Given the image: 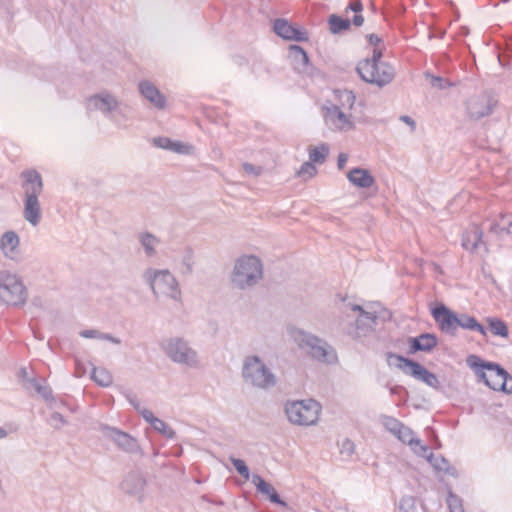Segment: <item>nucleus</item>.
<instances>
[{"label":"nucleus","mask_w":512,"mask_h":512,"mask_svg":"<svg viewBox=\"0 0 512 512\" xmlns=\"http://www.w3.org/2000/svg\"><path fill=\"white\" fill-rule=\"evenodd\" d=\"M466 364L474 371L479 381L494 391L505 390L507 382L512 380V376L500 364L483 360L478 355H468Z\"/></svg>","instance_id":"f257e3e1"},{"label":"nucleus","mask_w":512,"mask_h":512,"mask_svg":"<svg viewBox=\"0 0 512 512\" xmlns=\"http://www.w3.org/2000/svg\"><path fill=\"white\" fill-rule=\"evenodd\" d=\"M241 376L247 385L264 391L274 388L278 382L277 376L258 355L244 358Z\"/></svg>","instance_id":"f03ea898"},{"label":"nucleus","mask_w":512,"mask_h":512,"mask_svg":"<svg viewBox=\"0 0 512 512\" xmlns=\"http://www.w3.org/2000/svg\"><path fill=\"white\" fill-rule=\"evenodd\" d=\"M263 278V264L255 255H243L234 264L230 275L231 284L239 290L256 286Z\"/></svg>","instance_id":"7ed1b4c3"},{"label":"nucleus","mask_w":512,"mask_h":512,"mask_svg":"<svg viewBox=\"0 0 512 512\" xmlns=\"http://www.w3.org/2000/svg\"><path fill=\"white\" fill-rule=\"evenodd\" d=\"M21 176L25 179L24 218L32 226H37L41 220V207L38 200L43 190L41 175L36 170L23 171Z\"/></svg>","instance_id":"20e7f679"},{"label":"nucleus","mask_w":512,"mask_h":512,"mask_svg":"<svg viewBox=\"0 0 512 512\" xmlns=\"http://www.w3.org/2000/svg\"><path fill=\"white\" fill-rule=\"evenodd\" d=\"M385 357L388 365H394L392 359H397L399 363L395 365L404 374L425 383L427 386L433 389L439 390L441 388V384L437 375L429 371L419 362L393 352H386Z\"/></svg>","instance_id":"39448f33"},{"label":"nucleus","mask_w":512,"mask_h":512,"mask_svg":"<svg viewBox=\"0 0 512 512\" xmlns=\"http://www.w3.org/2000/svg\"><path fill=\"white\" fill-rule=\"evenodd\" d=\"M296 340L300 349L305 350L313 359L334 364L337 362V353L325 340L303 330L296 334Z\"/></svg>","instance_id":"423d86ee"},{"label":"nucleus","mask_w":512,"mask_h":512,"mask_svg":"<svg viewBox=\"0 0 512 512\" xmlns=\"http://www.w3.org/2000/svg\"><path fill=\"white\" fill-rule=\"evenodd\" d=\"M321 405L313 399L288 401L285 413L290 423L298 426H312L318 422Z\"/></svg>","instance_id":"0eeeda50"},{"label":"nucleus","mask_w":512,"mask_h":512,"mask_svg":"<svg viewBox=\"0 0 512 512\" xmlns=\"http://www.w3.org/2000/svg\"><path fill=\"white\" fill-rule=\"evenodd\" d=\"M143 278L150 286L154 296L158 297V294L161 293L176 301L181 299L178 281L169 270L148 268L144 271Z\"/></svg>","instance_id":"6e6552de"},{"label":"nucleus","mask_w":512,"mask_h":512,"mask_svg":"<svg viewBox=\"0 0 512 512\" xmlns=\"http://www.w3.org/2000/svg\"><path fill=\"white\" fill-rule=\"evenodd\" d=\"M161 348L174 363L190 368H195L199 364L197 352L183 338L172 337L165 339L161 343Z\"/></svg>","instance_id":"1a4fd4ad"},{"label":"nucleus","mask_w":512,"mask_h":512,"mask_svg":"<svg viewBox=\"0 0 512 512\" xmlns=\"http://www.w3.org/2000/svg\"><path fill=\"white\" fill-rule=\"evenodd\" d=\"M28 292L22 281L14 274L0 272V298L7 305H25Z\"/></svg>","instance_id":"9d476101"},{"label":"nucleus","mask_w":512,"mask_h":512,"mask_svg":"<svg viewBox=\"0 0 512 512\" xmlns=\"http://www.w3.org/2000/svg\"><path fill=\"white\" fill-rule=\"evenodd\" d=\"M356 71L363 81L375 84L378 87H384L389 84L395 75L394 68L388 63L359 61L356 66Z\"/></svg>","instance_id":"9b49d317"},{"label":"nucleus","mask_w":512,"mask_h":512,"mask_svg":"<svg viewBox=\"0 0 512 512\" xmlns=\"http://www.w3.org/2000/svg\"><path fill=\"white\" fill-rule=\"evenodd\" d=\"M104 437L110 439L122 451L130 454H136L141 451L136 438L130 434L104 423H99L96 427Z\"/></svg>","instance_id":"f8f14e48"},{"label":"nucleus","mask_w":512,"mask_h":512,"mask_svg":"<svg viewBox=\"0 0 512 512\" xmlns=\"http://www.w3.org/2000/svg\"><path fill=\"white\" fill-rule=\"evenodd\" d=\"M498 100L488 92L470 97L466 103L467 115L471 120L478 121L492 114Z\"/></svg>","instance_id":"ddd939ff"},{"label":"nucleus","mask_w":512,"mask_h":512,"mask_svg":"<svg viewBox=\"0 0 512 512\" xmlns=\"http://www.w3.org/2000/svg\"><path fill=\"white\" fill-rule=\"evenodd\" d=\"M431 316L443 333L451 336L456 334L459 324L458 315L445 304L438 303L432 307Z\"/></svg>","instance_id":"4468645a"},{"label":"nucleus","mask_w":512,"mask_h":512,"mask_svg":"<svg viewBox=\"0 0 512 512\" xmlns=\"http://www.w3.org/2000/svg\"><path fill=\"white\" fill-rule=\"evenodd\" d=\"M273 31L284 40L304 42L309 39L307 31L294 26L284 18H277L274 20Z\"/></svg>","instance_id":"2eb2a0df"},{"label":"nucleus","mask_w":512,"mask_h":512,"mask_svg":"<svg viewBox=\"0 0 512 512\" xmlns=\"http://www.w3.org/2000/svg\"><path fill=\"white\" fill-rule=\"evenodd\" d=\"M145 486L146 479L138 470L130 471L120 483V488L125 494L136 497L140 502L143 500Z\"/></svg>","instance_id":"dca6fc26"},{"label":"nucleus","mask_w":512,"mask_h":512,"mask_svg":"<svg viewBox=\"0 0 512 512\" xmlns=\"http://www.w3.org/2000/svg\"><path fill=\"white\" fill-rule=\"evenodd\" d=\"M323 110L325 111L324 118L326 123L332 125L335 129L349 131L354 128V123L350 117L337 104H332L329 107L325 106Z\"/></svg>","instance_id":"f3484780"},{"label":"nucleus","mask_w":512,"mask_h":512,"mask_svg":"<svg viewBox=\"0 0 512 512\" xmlns=\"http://www.w3.org/2000/svg\"><path fill=\"white\" fill-rule=\"evenodd\" d=\"M140 94L154 107L162 110L166 107V96L150 81L142 80L138 84Z\"/></svg>","instance_id":"a211bd4d"},{"label":"nucleus","mask_w":512,"mask_h":512,"mask_svg":"<svg viewBox=\"0 0 512 512\" xmlns=\"http://www.w3.org/2000/svg\"><path fill=\"white\" fill-rule=\"evenodd\" d=\"M409 345V354L417 352H431L438 344L437 337L432 333H422L416 337H409L407 339Z\"/></svg>","instance_id":"6ab92c4d"},{"label":"nucleus","mask_w":512,"mask_h":512,"mask_svg":"<svg viewBox=\"0 0 512 512\" xmlns=\"http://www.w3.org/2000/svg\"><path fill=\"white\" fill-rule=\"evenodd\" d=\"M87 107L88 109L101 111L106 115L118 107V101L109 93H100L90 96L87 99Z\"/></svg>","instance_id":"aec40b11"},{"label":"nucleus","mask_w":512,"mask_h":512,"mask_svg":"<svg viewBox=\"0 0 512 512\" xmlns=\"http://www.w3.org/2000/svg\"><path fill=\"white\" fill-rule=\"evenodd\" d=\"M252 482L256 486L257 491L263 495H266L272 503L287 507V503L281 499L275 488L266 482L260 475L254 474L252 476Z\"/></svg>","instance_id":"412c9836"},{"label":"nucleus","mask_w":512,"mask_h":512,"mask_svg":"<svg viewBox=\"0 0 512 512\" xmlns=\"http://www.w3.org/2000/svg\"><path fill=\"white\" fill-rule=\"evenodd\" d=\"M347 178L349 182L358 188H370L375 183V178L369 170L360 167L351 169L347 174Z\"/></svg>","instance_id":"4be33fe9"},{"label":"nucleus","mask_w":512,"mask_h":512,"mask_svg":"<svg viewBox=\"0 0 512 512\" xmlns=\"http://www.w3.org/2000/svg\"><path fill=\"white\" fill-rule=\"evenodd\" d=\"M483 231L479 226L473 225L462 235V247L470 252L475 251L482 243Z\"/></svg>","instance_id":"5701e85b"},{"label":"nucleus","mask_w":512,"mask_h":512,"mask_svg":"<svg viewBox=\"0 0 512 512\" xmlns=\"http://www.w3.org/2000/svg\"><path fill=\"white\" fill-rule=\"evenodd\" d=\"M153 145L157 148L173 151L176 153L184 154L188 152V146L179 141H173L168 137H155L152 140Z\"/></svg>","instance_id":"b1692460"},{"label":"nucleus","mask_w":512,"mask_h":512,"mask_svg":"<svg viewBox=\"0 0 512 512\" xmlns=\"http://www.w3.org/2000/svg\"><path fill=\"white\" fill-rule=\"evenodd\" d=\"M19 236L14 231L5 232L0 239V248L7 257H12V254L19 246Z\"/></svg>","instance_id":"393cba45"},{"label":"nucleus","mask_w":512,"mask_h":512,"mask_svg":"<svg viewBox=\"0 0 512 512\" xmlns=\"http://www.w3.org/2000/svg\"><path fill=\"white\" fill-rule=\"evenodd\" d=\"M139 242L144 249L147 257H154L157 253L156 246L160 244V240L150 232H142L138 235Z\"/></svg>","instance_id":"a878e982"},{"label":"nucleus","mask_w":512,"mask_h":512,"mask_svg":"<svg viewBox=\"0 0 512 512\" xmlns=\"http://www.w3.org/2000/svg\"><path fill=\"white\" fill-rule=\"evenodd\" d=\"M458 323V327L463 329L477 331L483 336L487 334L486 328L474 316L462 313L458 316Z\"/></svg>","instance_id":"bb28decb"},{"label":"nucleus","mask_w":512,"mask_h":512,"mask_svg":"<svg viewBox=\"0 0 512 512\" xmlns=\"http://www.w3.org/2000/svg\"><path fill=\"white\" fill-rule=\"evenodd\" d=\"M329 30L332 34H340L351 27V21L337 14H331L328 17Z\"/></svg>","instance_id":"cd10ccee"},{"label":"nucleus","mask_w":512,"mask_h":512,"mask_svg":"<svg viewBox=\"0 0 512 512\" xmlns=\"http://www.w3.org/2000/svg\"><path fill=\"white\" fill-rule=\"evenodd\" d=\"M335 98L337 100V105L340 106V109H352L356 100L354 93L351 90L347 89H336L334 90Z\"/></svg>","instance_id":"c85d7f7f"},{"label":"nucleus","mask_w":512,"mask_h":512,"mask_svg":"<svg viewBox=\"0 0 512 512\" xmlns=\"http://www.w3.org/2000/svg\"><path fill=\"white\" fill-rule=\"evenodd\" d=\"M511 226L512 221L510 217L502 215L499 220L493 221L490 224L489 231L496 235L509 234Z\"/></svg>","instance_id":"c756f323"},{"label":"nucleus","mask_w":512,"mask_h":512,"mask_svg":"<svg viewBox=\"0 0 512 512\" xmlns=\"http://www.w3.org/2000/svg\"><path fill=\"white\" fill-rule=\"evenodd\" d=\"M328 154L329 146L326 143H322L321 145L309 150V161L314 165L315 163L322 164L325 162Z\"/></svg>","instance_id":"7c9ffc66"},{"label":"nucleus","mask_w":512,"mask_h":512,"mask_svg":"<svg viewBox=\"0 0 512 512\" xmlns=\"http://www.w3.org/2000/svg\"><path fill=\"white\" fill-rule=\"evenodd\" d=\"M91 378L100 386L108 387L112 384L113 378L109 371L104 368L94 367L91 372Z\"/></svg>","instance_id":"2f4dec72"},{"label":"nucleus","mask_w":512,"mask_h":512,"mask_svg":"<svg viewBox=\"0 0 512 512\" xmlns=\"http://www.w3.org/2000/svg\"><path fill=\"white\" fill-rule=\"evenodd\" d=\"M394 436H396L402 443L408 444L410 446L419 444V439L414 437L413 431L403 423L401 427H399V429L396 431Z\"/></svg>","instance_id":"473e14b6"},{"label":"nucleus","mask_w":512,"mask_h":512,"mask_svg":"<svg viewBox=\"0 0 512 512\" xmlns=\"http://www.w3.org/2000/svg\"><path fill=\"white\" fill-rule=\"evenodd\" d=\"M194 267V253L192 248L186 247L181 260L180 272L183 275H191Z\"/></svg>","instance_id":"72a5a7b5"},{"label":"nucleus","mask_w":512,"mask_h":512,"mask_svg":"<svg viewBox=\"0 0 512 512\" xmlns=\"http://www.w3.org/2000/svg\"><path fill=\"white\" fill-rule=\"evenodd\" d=\"M489 328L495 336L507 337L509 334L507 324L498 318L489 319Z\"/></svg>","instance_id":"f704fd0d"},{"label":"nucleus","mask_w":512,"mask_h":512,"mask_svg":"<svg viewBox=\"0 0 512 512\" xmlns=\"http://www.w3.org/2000/svg\"><path fill=\"white\" fill-rule=\"evenodd\" d=\"M151 426L154 430L159 432L161 435L165 436L167 439H174L176 437V432L169 427L163 420L159 418H155L152 422Z\"/></svg>","instance_id":"c9c22d12"},{"label":"nucleus","mask_w":512,"mask_h":512,"mask_svg":"<svg viewBox=\"0 0 512 512\" xmlns=\"http://www.w3.org/2000/svg\"><path fill=\"white\" fill-rule=\"evenodd\" d=\"M290 51H291L295 61L302 64L303 66H306L309 64V56H308L307 52L301 46L291 45Z\"/></svg>","instance_id":"e433bc0d"},{"label":"nucleus","mask_w":512,"mask_h":512,"mask_svg":"<svg viewBox=\"0 0 512 512\" xmlns=\"http://www.w3.org/2000/svg\"><path fill=\"white\" fill-rule=\"evenodd\" d=\"M380 419L385 429L393 435L402 425L401 421L392 416L382 415Z\"/></svg>","instance_id":"4c0bfd02"},{"label":"nucleus","mask_w":512,"mask_h":512,"mask_svg":"<svg viewBox=\"0 0 512 512\" xmlns=\"http://www.w3.org/2000/svg\"><path fill=\"white\" fill-rule=\"evenodd\" d=\"M317 173L316 166L311 162H304L297 172V175L304 180L312 178Z\"/></svg>","instance_id":"58836bf2"},{"label":"nucleus","mask_w":512,"mask_h":512,"mask_svg":"<svg viewBox=\"0 0 512 512\" xmlns=\"http://www.w3.org/2000/svg\"><path fill=\"white\" fill-rule=\"evenodd\" d=\"M376 319L377 317L373 313L364 310V313L359 314V317L356 320L357 328H362L363 326L372 328L376 323Z\"/></svg>","instance_id":"ea45409f"},{"label":"nucleus","mask_w":512,"mask_h":512,"mask_svg":"<svg viewBox=\"0 0 512 512\" xmlns=\"http://www.w3.org/2000/svg\"><path fill=\"white\" fill-rule=\"evenodd\" d=\"M399 512H416V500L413 496H403L399 501Z\"/></svg>","instance_id":"a19ab883"},{"label":"nucleus","mask_w":512,"mask_h":512,"mask_svg":"<svg viewBox=\"0 0 512 512\" xmlns=\"http://www.w3.org/2000/svg\"><path fill=\"white\" fill-rule=\"evenodd\" d=\"M425 76L427 79H430V84L434 88L444 90V89L452 86V83L443 77L434 76L428 72L425 73Z\"/></svg>","instance_id":"79ce46f5"},{"label":"nucleus","mask_w":512,"mask_h":512,"mask_svg":"<svg viewBox=\"0 0 512 512\" xmlns=\"http://www.w3.org/2000/svg\"><path fill=\"white\" fill-rule=\"evenodd\" d=\"M230 461L233 464L236 471L245 479L249 480L250 478V471L248 466L246 465L245 461L242 459L230 457Z\"/></svg>","instance_id":"37998d69"},{"label":"nucleus","mask_w":512,"mask_h":512,"mask_svg":"<svg viewBox=\"0 0 512 512\" xmlns=\"http://www.w3.org/2000/svg\"><path fill=\"white\" fill-rule=\"evenodd\" d=\"M447 504L450 512H464L462 500L452 492L448 494Z\"/></svg>","instance_id":"c03bdc74"},{"label":"nucleus","mask_w":512,"mask_h":512,"mask_svg":"<svg viewBox=\"0 0 512 512\" xmlns=\"http://www.w3.org/2000/svg\"><path fill=\"white\" fill-rule=\"evenodd\" d=\"M48 424L54 429L59 430L67 424V420L61 413L53 412L48 419Z\"/></svg>","instance_id":"a18cd8bd"},{"label":"nucleus","mask_w":512,"mask_h":512,"mask_svg":"<svg viewBox=\"0 0 512 512\" xmlns=\"http://www.w3.org/2000/svg\"><path fill=\"white\" fill-rule=\"evenodd\" d=\"M427 460L434 467L435 470L441 471L445 464H447V459H445L442 455H435L432 452H429L427 456Z\"/></svg>","instance_id":"49530a36"},{"label":"nucleus","mask_w":512,"mask_h":512,"mask_svg":"<svg viewBox=\"0 0 512 512\" xmlns=\"http://www.w3.org/2000/svg\"><path fill=\"white\" fill-rule=\"evenodd\" d=\"M35 392L46 401L54 400L52 389L46 384L45 380L37 386V390Z\"/></svg>","instance_id":"de8ad7c7"},{"label":"nucleus","mask_w":512,"mask_h":512,"mask_svg":"<svg viewBox=\"0 0 512 512\" xmlns=\"http://www.w3.org/2000/svg\"><path fill=\"white\" fill-rule=\"evenodd\" d=\"M354 451H355L354 443L348 438L344 439L341 443L340 453L342 455L350 457L354 453Z\"/></svg>","instance_id":"09e8293b"},{"label":"nucleus","mask_w":512,"mask_h":512,"mask_svg":"<svg viewBox=\"0 0 512 512\" xmlns=\"http://www.w3.org/2000/svg\"><path fill=\"white\" fill-rule=\"evenodd\" d=\"M413 451L420 457H426L429 454V447L427 445H424L421 443V440L419 439V444H414L411 446Z\"/></svg>","instance_id":"8fccbe9b"},{"label":"nucleus","mask_w":512,"mask_h":512,"mask_svg":"<svg viewBox=\"0 0 512 512\" xmlns=\"http://www.w3.org/2000/svg\"><path fill=\"white\" fill-rule=\"evenodd\" d=\"M41 381L37 380L36 378H27V380H24L23 387L28 391H36L37 386H39Z\"/></svg>","instance_id":"3c124183"},{"label":"nucleus","mask_w":512,"mask_h":512,"mask_svg":"<svg viewBox=\"0 0 512 512\" xmlns=\"http://www.w3.org/2000/svg\"><path fill=\"white\" fill-rule=\"evenodd\" d=\"M100 332L101 331L96 330V329H86V330L80 331L79 335L81 337L87 338V339H99Z\"/></svg>","instance_id":"603ef678"},{"label":"nucleus","mask_w":512,"mask_h":512,"mask_svg":"<svg viewBox=\"0 0 512 512\" xmlns=\"http://www.w3.org/2000/svg\"><path fill=\"white\" fill-rule=\"evenodd\" d=\"M142 417L143 419L148 422L150 425L152 424V422L155 420L156 416H154L153 412L150 411L149 409H146V408H140L138 411H137Z\"/></svg>","instance_id":"864d4df0"},{"label":"nucleus","mask_w":512,"mask_h":512,"mask_svg":"<svg viewBox=\"0 0 512 512\" xmlns=\"http://www.w3.org/2000/svg\"><path fill=\"white\" fill-rule=\"evenodd\" d=\"M243 170L247 173V174H253L255 176H258L261 171H262V168L261 167H257L251 163H248V162H245L243 163Z\"/></svg>","instance_id":"5fc2aeb1"},{"label":"nucleus","mask_w":512,"mask_h":512,"mask_svg":"<svg viewBox=\"0 0 512 512\" xmlns=\"http://www.w3.org/2000/svg\"><path fill=\"white\" fill-rule=\"evenodd\" d=\"M348 10L354 12L355 14L360 13L363 10V5L361 3V0L351 1L346 8V11H348Z\"/></svg>","instance_id":"6e6d98bb"},{"label":"nucleus","mask_w":512,"mask_h":512,"mask_svg":"<svg viewBox=\"0 0 512 512\" xmlns=\"http://www.w3.org/2000/svg\"><path fill=\"white\" fill-rule=\"evenodd\" d=\"M99 340L109 341V342H111L113 344H116V345L121 343V339L120 338L115 337V336H113L110 333H103V332H100Z\"/></svg>","instance_id":"4d7b16f0"},{"label":"nucleus","mask_w":512,"mask_h":512,"mask_svg":"<svg viewBox=\"0 0 512 512\" xmlns=\"http://www.w3.org/2000/svg\"><path fill=\"white\" fill-rule=\"evenodd\" d=\"M382 50L378 48L373 49L372 57L364 59L363 61H368L369 63H382L380 59L382 58Z\"/></svg>","instance_id":"13d9d810"},{"label":"nucleus","mask_w":512,"mask_h":512,"mask_svg":"<svg viewBox=\"0 0 512 512\" xmlns=\"http://www.w3.org/2000/svg\"><path fill=\"white\" fill-rule=\"evenodd\" d=\"M399 119H400V121H402V122L406 123L407 125H409L412 131H415V129H416V122H415V120L413 118H411L408 115H401Z\"/></svg>","instance_id":"bf43d9fd"},{"label":"nucleus","mask_w":512,"mask_h":512,"mask_svg":"<svg viewBox=\"0 0 512 512\" xmlns=\"http://www.w3.org/2000/svg\"><path fill=\"white\" fill-rule=\"evenodd\" d=\"M7 426L9 427V430L0 426V439H4L8 436L9 433L17 431V427H13L11 424Z\"/></svg>","instance_id":"052dcab7"},{"label":"nucleus","mask_w":512,"mask_h":512,"mask_svg":"<svg viewBox=\"0 0 512 512\" xmlns=\"http://www.w3.org/2000/svg\"><path fill=\"white\" fill-rule=\"evenodd\" d=\"M441 471L446 473V474H448V475H450V476H454V477L457 476L456 468L451 466L448 461H447V464L444 465V467H443V469Z\"/></svg>","instance_id":"680f3d73"},{"label":"nucleus","mask_w":512,"mask_h":512,"mask_svg":"<svg viewBox=\"0 0 512 512\" xmlns=\"http://www.w3.org/2000/svg\"><path fill=\"white\" fill-rule=\"evenodd\" d=\"M347 160H348V156H347V154H345V153H340V154L338 155V159H337V166H338V169H340V170H341V169H343V168H344V166H345V164H346V162H347Z\"/></svg>","instance_id":"e2e57ef3"},{"label":"nucleus","mask_w":512,"mask_h":512,"mask_svg":"<svg viewBox=\"0 0 512 512\" xmlns=\"http://www.w3.org/2000/svg\"><path fill=\"white\" fill-rule=\"evenodd\" d=\"M366 37L368 42L375 47L382 41L381 38L374 33L368 34Z\"/></svg>","instance_id":"0e129e2a"},{"label":"nucleus","mask_w":512,"mask_h":512,"mask_svg":"<svg viewBox=\"0 0 512 512\" xmlns=\"http://www.w3.org/2000/svg\"><path fill=\"white\" fill-rule=\"evenodd\" d=\"M351 23H353L356 27H360L364 23V17L360 13H357L354 15Z\"/></svg>","instance_id":"69168bd1"},{"label":"nucleus","mask_w":512,"mask_h":512,"mask_svg":"<svg viewBox=\"0 0 512 512\" xmlns=\"http://www.w3.org/2000/svg\"><path fill=\"white\" fill-rule=\"evenodd\" d=\"M18 377L21 381V383H24V380H27V378H30L28 375V371L25 367H22L18 372Z\"/></svg>","instance_id":"338daca9"},{"label":"nucleus","mask_w":512,"mask_h":512,"mask_svg":"<svg viewBox=\"0 0 512 512\" xmlns=\"http://www.w3.org/2000/svg\"><path fill=\"white\" fill-rule=\"evenodd\" d=\"M128 401L135 408V410L138 411L141 408L140 402L136 396H128Z\"/></svg>","instance_id":"774afa93"}]
</instances>
